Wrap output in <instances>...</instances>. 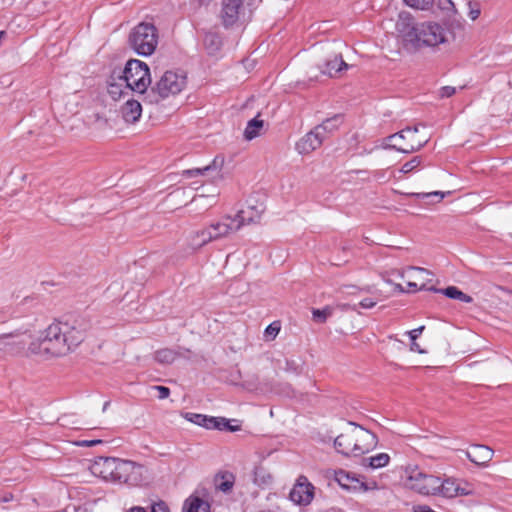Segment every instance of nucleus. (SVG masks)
Wrapping results in <instances>:
<instances>
[{
    "instance_id": "1",
    "label": "nucleus",
    "mask_w": 512,
    "mask_h": 512,
    "mask_svg": "<svg viewBox=\"0 0 512 512\" xmlns=\"http://www.w3.org/2000/svg\"><path fill=\"white\" fill-rule=\"evenodd\" d=\"M88 327L83 319L53 322L37 340L29 344L28 349L34 355L65 356L84 341Z\"/></svg>"
},
{
    "instance_id": "2",
    "label": "nucleus",
    "mask_w": 512,
    "mask_h": 512,
    "mask_svg": "<svg viewBox=\"0 0 512 512\" xmlns=\"http://www.w3.org/2000/svg\"><path fill=\"white\" fill-rule=\"evenodd\" d=\"M396 29L403 41L413 48L435 47L446 41V31L438 23L423 22L411 24L408 19L401 18Z\"/></svg>"
},
{
    "instance_id": "3",
    "label": "nucleus",
    "mask_w": 512,
    "mask_h": 512,
    "mask_svg": "<svg viewBox=\"0 0 512 512\" xmlns=\"http://www.w3.org/2000/svg\"><path fill=\"white\" fill-rule=\"evenodd\" d=\"M119 80L125 82V90L143 94L151 83L149 67L146 63L131 59L127 62Z\"/></svg>"
},
{
    "instance_id": "4",
    "label": "nucleus",
    "mask_w": 512,
    "mask_h": 512,
    "mask_svg": "<svg viewBox=\"0 0 512 512\" xmlns=\"http://www.w3.org/2000/svg\"><path fill=\"white\" fill-rule=\"evenodd\" d=\"M131 48L139 55H151L158 44V35L154 25L149 23L138 24L130 33Z\"/></svg>"
},
{
    "instance_id": "5",
    "label": "nucleus",
    "mask_w": 512,
    "mask_h": 512,
    "mask_svg": "<svg viewBox=\"0 0 512 512\" xmlns=\"http://www.w3.org/2000/svg\"><path fill=\"white\" fill-rule=\"evenodd\" d=\"M186 85V77L174 71H166L152 87L153 101L158 102L179 94Z\"/></svg>"
},
{
    "instance_id": "6",
    "label": "nucleus",
    "mask_w": 512,
    "mask_h": 512,
    "mask_svg": "<svg viewBox=\"0 0 512 512\" xmlns=\"http://www.w3.org/2000/svg\"><path fill=\"white\" fill-rule=\"evenodd\" d=\"M117 468L112 477L113 482L137 486L142 482L143 466L130 460L117 459Z\"/></svg>"
},
{
    "instance_id": "7",
    "label": "nucleus",
    "mask_w": 512,
    "mask_h": 512,
    "mask_svg": "<svg viewBox=\"0 0 512 512\" xmlns=\"http://www.w3.org/2000/svg\"><path fill=\"white\" fill-rule=\"evenodd\" d=\"M419 130H398L388 137V145L400 152L411 153L420 149L426 141L417 138Z\"/></svg>"
},
{
    "instance_id": "8",
    "label": "nucleus",
    "mask_w": 512,
    "mask_h": 512,
    "mask_svg": "<svg viewBox=\"0 0 512 512\" xmlns=\"http://www.w3.org/2000/svg\"><path fill=\"white\" fill-rule=\"evenodd\" d=\"M406 485L421 495H437L438 477L418 471L408 477Z\"/></svg>"
},
{
    "instance_id": "9",
    "label": "nucleus",
    "mask_w": 512,
    "mask_h": 512,
    "mask_svg": "<svg viewBox=\"0 0 512 512\" xmlns=\"http://www.w3.org/2000/svg\"><path fill=\"white\" fill-rule=\"evenodd\" d=\"M355 456L363 455L377 446L378 438L371 431L354 424Z\"/></svg>"
},
{
    "instance_id": "10",
    "label": "nucleus",
    "mask_w": 512,
    "mask_h": 512,
    "mask_svg": "<svg viewBox=\"0 0 512 512\" xmlns=\"http://www.w3.org/2000/svg\"><path fill=\"white\" fill-rule=\"evenodd\" d=\"M314 489V486L308 481V478L301 475L290 491V499L298 505L306 506L311 503L314 497Z\"/></svg>"
},
{
    "instance_id": "11",
    "label": "nucleus",
    "mask_w": 512,
    "mask_h": 512,
    "mask_svg": "<svg viewBox=\"0 0 512 512\" xmlns=\"http://www.w3.org/2000/svg\"><path fill=\"white\" fill-rule=\"evenodd\" d=\"M23 335L19 330L0 334V352L15 354L23 350L26 345Z\"/></svg>"
},
{
    "instance_id": "12",
    "label": "nucleus",
    "mask_w": 512,
    "mask_h": 512,
    "mask_svg": "<svg viewBox=\"0 0 512 512\" xmlns=\"http://www.w3.org/2000/svg\"><path fill=\"white\" fill-rule=\"evenodd\" d=\"M323 142V136L319 132L309 130L301 137L295 145V149L299 154L307 155L318 149Z\"/></svg>"
},
{
    "instance_id": "13",
    "label": "nucleus",
    "mask_w": 512,
    "mask_h": 512,
    "mask_svg": "<svg viewBox=\"0 0 512 512\" xmlns=\"http://www.w3.org/2000/svg\"><path fill=\"white\" fill-rule=\"evenodd\" d=\"M351 425L354 426V423H351ZM354 436V427H350L349 429L338 435L334 440V446L337 452L345 456H355Z\"/></svg>"
},
{
    "instance_id": "14",
    "label": "nucleus",
    "mask_w": 512,
    "mask_h": 512,
    "mask_svg": "<svg viewBox=\"0 0 512 512\" xmlns=\"http://www.w3.org/2000/svg\"><path fill=\"white\" fill-rule=\"evenodd\" d=\"M493 455L494 451L490 447L480 444L472 445L470 450L466 451L467 458L477 466H487Z\"/></svg>"
},
{
    "instance_id": "15",
    "label": "nucleus",
    "mask_w": 512,
    "mask_h": 512,
    "mask_svg": "<svg viewBox=\"0 0 512 512\" xmlns=\"http://www.w3.org/2000/svg\"><path fill=\"white\" fill-rule=\"evenodd\" d=\"M117 459L114 457H99L92 465V472L105 480H112L114 470L117 468Z\"/></svg>"
},
{
    "instance_id": "16",
    "label": "nucleus",
    "mask_w": 512,
    "mask_h": 512,
    "mask_svg": "<svg viewBox=\"0 0 512 512\" xmlns=\"http://www.w3.org/2000/svg\"><path fill=\"white\" fill-rule=\"evenodd\" d=\"M236 219L231 216H225L221 220L209 225L214 240L228 236L230 233L238 231L240 225H236Z\"/></svg>"
},
{
    "instance_id": "17",
    "label": "nucleus",
    "mask_w": 512,
    "mask_h": 512,
    "mask_svg": "<svg viewBox=\"0 0 512 512\" xmlns=\"http://www.w3.org/2000/svg\"><path fill=\"white\" fill-rule=\"evenodd\" d=\"M264 210L265 207L263 204L249 205L247 209H242L235 215L234 219H236V225H240L241 228L243 225L257 222Z\"/></svg>"
},
{
    "instance_id": "18",
    "label": "nucleus",
    "mask_w": 512,
    "mask_h": 512,
    "mask_svg": "<svg viewBox=\"0 0 512 512\" xmlns=\"http://www.w3.org/2000/svg\"><path fill=\"white\" fill-rule=\"evenodd\" d=\"M225 158L223 155H216L212 162L203 168L187 169L182 172V175L187 178L198 177L204 175L209 171H220L224 166Z\"/></svg>"
},
{
    "instance_id": "19",
    "label": "nucleus",
    "mask_w": 512,
    "mask_h": 512,
    "mask_svg": "<svg viewBox=\"0 0 512 512\" xmlns=\"http://www.w3.org/2000/svg\"><path fill=\"white\" fill-rule=\"evenodd\" d=\"M348 68L349 65L343 61L341 55L334 53L333 58L325 62L324 68H322L321 71L323 74L329 75L330 77H337L342 70Z\"/></svg>"
},
{
    "instance_id": "20",
    "label": "nucleus",
    "mask_w": 512,
    "mask_h": 512,
    "mask_svg": "<svg viewBox=\"0 0 512 512\" xmlns=\"http://www.w3.org/2000/svg\"><path fill=\"white\" fill-rule=\"evenodd\" d=\"M182 512H210V504L198 496H189L183 504Z\"/></svg>"
},
{
    "instance_id": "21",
    "label": "nucleus",
    "mask_w": 512,
    "mask_h": 512,
    "mask_svg": "<svg viewBox=\"0 0 512 512\" xmlns=\"http://www.w3.org/2000/svg\"><path fill=\"white\" fill-rule=\"evenodd\" d=\"M429 290L438 292V293H442L450 299H457V300H460L465 303H470L473 301L471 296L463 293L461 290H459L455 286H449V287L443 288V289H437L435 287H430Z\"/></svg>"
},
{
    "instance_id": "22",
    "label": "nucleus",
    "mask_w": 512,
    "mask_h": 512,
    "mask_svg": "<svg viewBox=\"0 0 512 512\" xmlns=\"http://www.w3.org/2000/svg\"><path fill=\"white\" fill-rule=\"evenodd\" d=\"M458 491L459 485H457L454 480L446 479L441 481V479L438 477L437 495H441L446 498H452L457 496Z\"/></svg>"
},
{
    "instance_id": "23",
    "label": "nucleus",
    "mask_w": 512,
    "mask_h": 512,
    "mask_svg": "<svg viewBox=\"0 0 512 512\" xmlns=\"http://www.w3.org/2000/svg\"><path fill=\"white\" fill-rule=\"evenodd\" d=\"M185 419L206 429H214L216 421L215 417L213 416H207L203 414L190 412L185 414Z\"/></svg>"
},
{
    "instance_id": "24",
    "label": "nucleus",
    "mask_w": 512,
    "mask_h": 512,
    "mask_svg": "<svg viewBox=\"0 0 512 512\" xmlns=\"http://www.w3.org/2000/svg\"><path fill=\"white\" fill-rule=\"evenodd\" d=\"M239 2L237 0H229L224 2L222 9V17L226 24H232L238 15Z\"/></svg>"
},
{
    "instance_id": "25",
    "label": "nucleus",
    "mask_w": 512,
    "mask_h": 512,
    "mask_svg": "<svg viewBox=\"0 0 512 512\" xmlns=\"http://www.w3.org/2000/svg\"><path fill=\"white\" fill-rule=\"evenodd\" d=\"M141 116V105L137 101H127L123 109V117L126 122L133 123Z\"/></svg>"
},
{
    "instance_id": "26",
    "label": "nucleus",
    "mask_w": 512,
    "mask_h": 512,
    "mask_svg": "<svg viewBox=\"0 0 512 512\" xmlns=\"http://www.w3.org/2000/svg\"><path fill=\"white\" fill-rule=\"evenodd\" d=\"M191 241L192 244L198 248L208 244L211 241H214V237L210 230V227L208 226L200 231L195 232Z\"/></svg>"
},
{
    "instance_id": "27",
    "label": "nucleus",
    "mask_w": 512,
    "mask_h": 512,
    "mask_svg": "<svg viewBox=\"0 0 512 512\" xmlns=\"http://www.w3.org/2000/svg\"><path fill=\"white\" fill-rule=\"evenodd\" d=\"M180 354L170 348L159 349L154 354V359L161 364H171Z\"/></svg>"
},
{
    "instance_id": "28",
    "label": "nucleus",
    "mask_w": 512,
    "mask_h": 512,
    "mask_svg": "<svg viewBox=\"0 0 512 512\" xmlns=\"http://www.w3.org/2000/svg\"><path fill=\"white\" fill-rule=\"evenodd\" d=\"M390 457L386 453H380L375 456L364 458L363 459V465H366V462H368V466L376 469V468H382L386 466L389 463Z\"/></svg>"
},
{
    "instance_id": "29",
    "label": "nucleus",
    "mask_w": 512,
    "mask_h": 512,
    "mask_svg": "<svg viewBox=\"0 0 512 512\" xmlns=\"http://www.w3.org/2000/svg\"><path fill=\"white\" fill-rule=\"evenodd\" d=\"M204 45L209 54H215L221 47V40L215 34H207L204 38Z\"/></svg>"
},
{
    "instance_id": "30",
    "label": "nucleus",
    "mask_w": 512,
    "mask_h": 512,
    "mask_svg": "<svg viewBox=\"0 0 512 512\" xmlns=\"http://www.w3.org/2000/svg\"><path fill=\"white\" fill-rule=\"evenodd\" d=\"M215 430L236 432L240 430V425H233L231 421L225 417H215Z\"/></svg>"
},
{
    "instance_id": "31",
    "label": "nucleus",
    "mask_w": 512,
    "mask_h": 512,
    "mask_svg": "<svg viewBox=\"0 0 512 512\" xmlns=\"http://www.w3.org/2000/svg\"><path fill=\"white\" fill-rule=\"evenodd\" d=\"M124 89L125 82H122L119 79L118 82H110L108 86V92L114 99L120 98L125 93Z\"/></svg>"
},
{
    "instance_id": "32",
    "label": "nucleus",
    "mask_w": 512,
    "mask_h": 512,
    "mask_svg": "<svg viewBox=\"0 0 512 512\" xmlns=\"http://www.w3.org/2000/svg\"><path fill=\"white\" fill-rule=\"evenodd\" d=\"M332 311V308L329 306H326L323 309H313V320L318 323H324L327 318L332 315Z\"/></svg>"
},
{
    "instance_id": "33",
    "label": "nucleus",
    "mask_w": 512,
    "mask_h": 512,
    "mask_svg": "<svg viewBox=\"0 0 512 512\" xmlns=\"http://www.w3.org/2000/svg\"><path fill=\"white\" fill-rule=\"evenodd\" d=\"M404 2L414 9L426 10L432 5L433 0H404Z\"/></svg>"
},
{
    "instance_id": "34",
    "label": "nucleus",
    "mask_w": 512,
    "mask_h": 512,
    "mask_svg": "<svg viewBox=\"0 0 512 512\" xmlns=\"http://www.w3.org/2000/svg\"><path fill=\"white\" fill-rule=\"evenodd\" d=\"M335 480L344 488H349L351 477L348 472L339 470L335 472Z\"/></svg>"
},
{
    "instance_id": "35",
    "label": "nucleus",
    "mask_w": 512,
    "mask_h": 512,
    "mask_svg": "<svg viewBox=\"0 0 512 512\" xmlns=\"http://www.w3.org/2000/svg\"><path fill=\"white\" fill-rule=\"evenodd\" d=\"M414 197L418 198V199H428V198H437V202H440L445 194L443 192H440V191H435V192H429V193H414L412 194Z\"/></svg>"
},
{
    "instance_id": "36",
    "label": "nucleus",
    "mask_w": 512,
    "mask_h": 512,
    "mask_svg": "<svg viewBox=\"0 0 512 512\" xmlns=\"http://www.w3.org/2000/svg\"><path fill=\"white\" fill-rule=\"evenodd\" d=\"M481 14V8L478 3L469 2L468 4V17L475 21Z\"/></svg>"
},
{
    "instance_id": "37",
    "label": "nucleus",
    "mask_w": 512,
    "mask_h": 512,
    "mask_svg": "<svg viewBox=\"0 0 512 512\" xmlns=\"http://www.w3.org/2000/svg\"><path fill=\"white\" fill-rule=\"evenodd\" d=\"M264 125L268 126L269 123L265 122L261 114H258L248 121L246 128H262Z\"/></svg>"
},
{
    "instance_id": "38",
    "label": "nucleus",
    "mask_w": 512,
    "mask_h": 512,
    "mask_svg": "<svg viewBox=\"0 0 512 512\" xmlns=\"http://www.w3.org/2000/svg\"><path fill=\"white\" fill-rule=\"evenodd\" d=\"M419 164H420V160L417 157H415L412 160L403 164V166L401 168V172L407 174V173L413 171L416 167H418Z\"/></svg>"
},
{
    "instance_id": "39",
    "label": "nucleus",
    "mask_w": 512,
    "mask_h": 512,
    "mask_svg": "<svg viewBox=\"0 0 512 512\" xmlns=\"http://www.w3.org/2000/svg\"><path fill=\"white\" fill-rule=\"evenodd\" d=\"M437 6L447 13L455 11L454 3L451 0H437Z\"/></svg>"
},
{
    "instance_id": "40",
    "label": "nucleus",
    "mask_w": 512,
    "mask_h": 512,
    "mask_svg": "<svg viewBox=\"0 0 512 512\" xmlns=\"http://www.w3.org/2000/svg\"><path fill=\"white\" fill-rule=\"evenodd\" d=\"M233 484L234 482L232 479H226L222 476V481L217 483V489L222 492H229L232 489Z\"/></svg>"
},
{
    "instance_id": "41",
    "label": "nucleus",
    "mask_w": 512,
    "mask_h": 512,
    "mask_svg": "<svg viewBox=\"0 0 512 512\" xmlns=\"http://www.w3.org/2000/svg\"><path fill=\"white\" fill-rule=\"evenodd\" d=\"M345 122H344V119L341 115H335L331 118H328L326 119L324 122H323V125H331L333 127H338V126H341V125H344Z\"/></svg>"
},
{
    "instance_id": "42",
    "label": "nucleus",
    "mask_w": 512,
    "mask_h": 512,
    "mask_svg": "<svg viewBox=\"0 0 512 512\" xmlns=\"http://www.w3.org/2000/svg\"><path fill=\"white\" fill-rule=\"evenodd\" d=\"M280 331V325L278 322H273L265 330L267 336L275 337Z\"/></svg>"
},
{
    "instance_id": "43",
    "label": "nucleus",
    "mask_w": 512,
    "mask_h": 512,
    "mask_svg": "<svg viewBox=\"0 0 512 512\" xmlns=\"http://www.w3.org/2000/svg\"><path fill=\"white\" fill-rule=\"evenodd\" d=\"M151 512H169V508L165 502L159 501L152 505Z\"/></svg>"
},
{
    "instance_id": "44",
    "label": "nucleus",
    "mask_w": 512,
    "mask_h": 512,
    "mask_svg": "<svg viewBox=\"0 0 512 512\" xmlns=\"http://www.w3.org/2000/svg\"><path fill=\"white\" fill-rule=\"evenodd\" d=\"M261 135V130H244V139L246 141H251Z\"/></svg>"
},
{
    "instance_id": "45",
    "label": "nucleus",
    "mask_w": 512,
    "mask_h": 512,
    "mask_svg": "<svg viewBox=\"0 0 512 512\" xmlns=\"http://www.w3.org/2000/svg\"><path fill=\"white\" fill-rule=\"evenodd\" d=\"M154 389L158 391V398L165 399L170 395V389L165 386H154Z\"/></svg>"
},
{
    "instance_id": "46",
    "label": "nucleus",
    "mask_w": 512,
    "mask_h": 512,
    "mask_svg": "<svg viewBox=\"0 0 512 512\" xmlns=\"http://www.w3.org/2000/svg\"><path fill=\"white\" fill-rule=\"evenodd\" d=\"M103 441L100 440V439H94V440H81V441H77L76 442V445L77 446H81V447H90V446H94V445H97V444H101Z\"/></svg>"
},
{
    "instance_id": "47",
    "label": "nucleus",
    "mask_w": 512,
    "mask_h": 512,
    "mask_svg": "<svg viewBox=\"0 0 512 512\" xmlns=\"http://www.w3.org/2000/svg\"><path fill=\"white\" fill-rule=\"evenodd\" d=\"M424 326H420L416 329H413L411 331L408 332V335L410 337V340L411 341H416V339L421 335V333L423 332L424 330Z\"/></svg>"
},
{
    "instance_id": "48",
    "label": "nucleus",
    "mask_w": 512,
    "mask_h": 512,
    "mask_svg": "<svg viewBox=\"0 0 512 512\" xmlns=\"http://www.w3.org/2000/svg\"><path fill=\"white\" fill-rule=\"evenodd\" d=\"M376 305V301L372 298H365L360 303L359 306L364 309H370L373 308Z\"/></svg>"
},
{
    "instance_id": "49",
    "label": "nucleus",
    "mask_w": 512,
    "mask_h": 512,
    "mask_svg": "<svg viewBox=\"0 0 512 512\" xmlns=\"http://www.w3.org/2000/svg\"><path fill=\"white\" fill-rule=\"evenodd\" d=\"M407 286H408L407 292L417 291V290H429V288H427L424 283L421 284L420 287H418L417 283H415V282H408Z\"/></svg>"
},
{
    "instance_id": "50",
    "label": "nucleus",
    "mask_w": 512,
    "mask_h": 512,
    "mask_svg": "<svg viewBox=\"0 0 512 512\" xmlns=\"http://www.w3.org/2000/svg\"><path fill=\"white\" fill-rule=\"evenodd\" d=\"M455 88L450 86H445L441 88L440 95L441 97H450L455 93Z\"/></svg>"
},
{
    "instance_id": "51",
    "label": "nucleus",
    "mask_w": 512,
    "mask_h": 512,
    "mask_svg": "<svg viewBox=\"0 0 512 512\" xmlns=\"http://www.w3.org/2000/svg\"><path fill=\"white\" fill-rule=\"evenodd\" d=\"M410 350L413 352H418L420 354L426 353L425 350L420 348V345L416 341H411Z\"/></svg>"
},
{
    "instance_id": "52",
    "label": "nucleus",
    "mask_w": 512,
    "mask_h": 512,
    "mask_svg": "<svg viewBox=\"0 0 512 512\" xmlns=\"http://www.w3.org/2000/svg\"><path fill=\"white\" fill-rule=\"evenodd\" d=\"M128 512H146V510L143 507L135 506L130 508Z\"/></svg>"
},
{
    "instance_id": "53",
    "label": "nucleus",
    "mask_w": 512,
    "mask_h": 512,
    "mask_svg": "<svg viewBox=\"0 0 512 512\" xmlns=\"http://www.w3.org/2000/svg\"><path fill=\"white\" fill-rule=\"evenodd\" d=\"M470 493H471L470 491L459 486V491L457 492V496L458 495H469Z\"/></svg>"
},
{
    "instance_id": "54",
    "label": "nucleus",
    "mask_w": 512,
    "mask_h": 512,
    "mask_svg": "<svg viewBox=\"0 0 512 512\" xmlns=\"http://www.w3.org/2000/svg\"><path fill=\"white\" fill-rule=\"evenodd\" d=\"M411 270H415L419 273H425V274H429V272L425 269V268H420V267H410Z\"/></svg>"
},
{
    "instance_id": "55",
    "label": "nucleus",
    "mask_w": 512,
    "mask_h": 512,
    "mask_svg": "<svg viewBox=\"0 0 512 512\" xmlns=\"http://www.w3.org/2000/svg\"><path fill=\"white\" fill-rule=\"evenodd\" d=\"M8 316L3 314V313H0V322H5L7 320Z\"/></svg>"
},
{
    "instance_id": "56",
    "label": "nucleus",
    "mask_w": 512,
    "mask_h": 512,
    "mask_svg": "<svg viewBox=\"0 0 512 512\" xmlns=\"http://www.w3.org/2000/svg\"><path fill=\"white\" fill-rule=\"evenodd\" d=\"M395 289L400 291V292H404L405 290L403 289L402 285L401 284H396L395 285Z\"/></svg>"
},
{
    "instance_id": "57",
    "label": "nucleus",
    "mask_w": 512,
    "mask_h": 512,
    "mask_svg": "<svg viewBox=\"0 0 512 512\" xmlns=\"http://www.w3.org/2000/svg\"><path fill=\"white\" fill-rule=\"evenodd\" d=\"M109 405H110V401H106V402L104 403V405H103V409H102V410H103V412H105V411L108 409Z\"/></svg>"
},
{
    "instance_id": "58",
    "label": "nucleus",
    "mask_w": 512,
    "mask_h": 512,
    "mask_svg": "<svg viewBox=\"0 0 512 512\" xmlns=\"http://www.w3.org/2000/svg\"><path fill=\"white\" fill-rule=\"evenodd\" d=\"M351 308L353 311H357L356 305L350 306V305H344L343 308Z\"/></svg>"
}]
</instances>
